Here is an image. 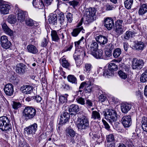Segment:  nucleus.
I'll return each instance as SVG.
<instances>
[{"mask_svg": "<svg viewBox=\"0 0 147 147\" xmlns=\"http://www.w3.org/2000/svg\"><path fill=\"white\" fill-rule=\"evenodd\" d=\"M51 36L53 41L57 42L59 39L58 34L55 30H53L51 31Z\"/></svg>", "mask_w": 147, "mask_h": 147, "instance_id": "obj_32", "label": "nucleus"}, {"mask_svg": "<svg viewBox=\"0 0 147 147\" xmlns=\"http://www.w3.org/2000/svg\"><path fill=\"white\" fill-rule=\"evenodd\" d=\"M70 113L65 111L61 116L60 123L62 125L64 124L68 121L70 119Z\"/></svg>", "mask_w": 147, "mask_h": 147, "instance_id": "obj_13", "label": "nucleus"}, {"mask_svg": "<svg viewBox=\"0 0 147 147\" xmlns=\"http://www.w3.org/2000/svg\"><path fill=\"white\" fill-rule=\"evenodd\" d=\"M38 129V125L34 123L24 128V132H26L27 135H33L35 134Z\"/></svg>", "mask_w": 147, "mask_h": 147, "instance_id": "obj_7", "label": "nucleus"}, {"mask_svg": "<svg viewBox=\"0 0 147 147\" xmlns=\"http://www.w3.org/2000/svg\"><path fill=\"white\" fill-rule=\"evenodd\" d=\"M34 22H35L30 18L27 19L25 20L26 24L27 25L29 26H36V25H34Z\"/></svg>", "mask_w": 147, "mask_h": 147, "instance_id": "obj_43", "label": "nucleus"}, {"mask_svg": "<svg viewBox=\"0 0 147 147\" xmlns=\"http://www.w3.org/2000/svg\"><path fill=\"white\" fill-rule=\"evenodd\" d=\"M115 27V32L117 35H119L123 33L124 29L123 26Z\"/></svg>", "mask_w": 147, "mask_h": 147, "instance_id": "obj_38", "label": "nucleus"}, {"mask_svg": "<svg viewBox=\"0 0 147 147\" xmlns=\"http://www.w3.org/2000/svg\"><path fill=\"white\" fill-rule=\"evenodd\" d=\"M114 74V73H113L112 72H111V70H110L109 68L108 69H105L103 72V76H107L108 77L109 76H113Z\"/></svg>", "mask_w": 147, "mask_h": 147, "instance_id": "obj_45", "label": "nucleus"}, {"mask_svg": "<svg viewBox=\"0 0 147 147\" xmlns=\"http://www.w3.org/2000/svg\"><path fill=\"white\" fill-rule=\"evenodd\" d=\"M141 122L142 127L147 125V118L145 117H143L142 118Z\"/></svg>", "mask_w": 147, "mask_h": 147, "instance_id": "obj_58", "label": "nucleus"}, {"mask_svg": "<svg viewBox=\"0 0 147 147\" xmlns=\"http://www.w3.org/2000/svg\"><path fill=\"white\" fill-rule=\"evenodd\" d=\"M95 39L96 41L99 43L100 45H104L107 43L108 40L106 37L102 35H100L96 37Z\"/></svg>", "mask_w": 147, "mask_h": 147, "instance_id": "obj_19", "label": "nucleus"}, {"mask_svg": "<svg viewBox=\"0 0 147 147\" xmlns=\"http://www.w3.org/2000/svg\"><path fill=\"white\" fill-rule=\"evenodd\" d=\"M10 121V119L7 116L0 117V129L5 132H10L12 129Z\"/></svg>", "mask_w": 147, "mask_h": 147, "instance_id": "obj_1", "label": "nucleus"}, {"mask_svg": "<svg viewBox=\"0 0 147 147\" xmlns=\"http://www.w3.org/2000/svg\"><path fill=\"white\" fill-rule=\"evenodd\" d=\"M106 140L108 142L114 141H115L114 135L113 134H111L107 135Z\"/></svg>", "mask_w": 147, "mask_h": 147, "instance_id": "obj_49", "label": "nucleus"}, {"mask_svg": "<svg viewBox=\"0 0 147 147\" xmlns=\"http://www.w3.org/2000/svg\"><path fill=\"white\" fill-rule=\"evenodd\" d=\"M98 47H90V53L96 59H102V58L103 51L101 49H98Z\"/></svg>", "mask_w": 147, "mask_h": 147, "instance_id": "obj_6", "label": "nucleus"}, {"mask_svg": "<svg viewBox=\"0 0 147 147\" xmlns=\"http://www.w3.org/2000/svg\"><path fill=\"white\" fill-rule=\"evenodd\" d=\"M143 61L142 59H138L136 58L133 59L132 68L133 69L140 70L142 68L144 65Z\"/></svg>", "mask_w": 147, "mask_h": 147, "instance_id": "obj_9", "label": "nucleus"}, {"mask_svg": "<svg viewBox=\"0 0 147 147\" xmlns=\"http://www.w3.org/2000/svg\"><path fill=\"white\" fill-rule=\"evenodd\" d=\"M63 88L66 90H69L71 89V88L68 84H64L62 85Z\"/></svg>", "mask_w": 147, "mask_h": 147, "instance_id": "obj_63", "label": "nucleus"}, {"mask_svg": "<svg viewBox=\"0 0 147 147\" xmlns=\"http://www.w3.org/2000/svg\"><path fill=\"white\" fill-rule=\"evenodd\" d=\"M118 74L119 76L122 79H125L127 78V74L121 70H120L118 71Z\"/></svg>", "mask_w": 147, "mask_h": 147, "instance_id": "obj_50", "label": "nucleus"}, {"mask_svg": "<svg viewBox=\"0 0 147 147\" xmlns=\"http://www.w3.org/2000/svg\"><path fill=\"white\" fill-rule=\"evenodd\" d=\"M49 24L52 25H56L57 24V15L56 14L51 13L48 19Z\"/></svg>", "mask_w": 147, "mask_h": 147, "instance_id": "obj_20", "label": "nucleus"}, {"mask_svg": "<svg viewBox=\"0 0 147 147\" xmlns=\"http://www.w3.org/2000/svg\"><path fill=\"white\" fill-rule=\"evenodd\" d=\"M102 122L104 125L105 128L109 130L110 129V127L108 123L104 120H102Z\"/></svg>", "mask_w": 147, "mask_h": 147, "instance_id": "obj_64", "label": "nucleus"}, {"mask_svg": "<svg viewBox=\"0 0 147 147\" xmlns=\"http://www.w3.org/2000/svg\"><path fill=\"white\" fill-rule=\"evenodd\" d=\"M106 119H107L109 122L112 125L116 121L117 114L116 111L114 110L107 109L102 112Z\"/></svg>", "mask_w": 147, "mask_h": 147, "instance_id": "obj_2", "label": "nucleus"}, {"mask_svg": "<svg viewBox=\"0 0 147 147\" xmlns=\"http://www.w3.org/2000/svg\"><path fill=\"white\" fill-rule=\"evenodd\" d=\"M96 11V8L94 7H90L86 9L84 18H85V21L88 23H89L96 20L95 16Z\"/></svg>", "mask_w": 147, "mask_h": 147, "instance_id": "obj_3", "label": "nucleus"}, {"mask_svg": "<svg viewBox=\"0 0 147 147\" xmlns=\"http://www.w3.org/2000/svg\"><path fill=\"white\" fill-rule=\"evenodd\" d=\"M66 17L68 22L70 23H71L73 20L72 14L70 13H67V15H66Z\"/></svg>", "mask_w": 147, "mask_h": 147, "instance_id": "obj_54", "label": "nucleus"}, {"mask_svg": "<svg viewBox=\"0 0 147 147\" xmlns=\"http://www.w3.org/2000/svg\"><path fill=\"white\" fill-rule=\"evenodd\" d=\"M33 87L30 85H24L21 87L20 90L25 94H30L33 91Z\"/></svg>", "mask_w": 147, "mask_h": 147, "instance_id": "obj_14", "label": "nucleus"}, {"mask_svg": "<svg viewBox=\"0 0 147 147\" xmlns=\"http://www.w3.org/2000/svg\"><path fill=\"white\" fill-rule=\"evenodd\" d=\"M79 122L77 124V127L80 130L86 129L89 127V122L87 118L83 116L81 118L78 119Z\"/></svg>", "mask_w": 147, "mask_h": 147, "instance_id": "obj_5", "label": "nucleus"}, {"mask_svg": "<svg viewBox=\"0 0 147 147\" xmlns=\"http://www.w3.org/2000/svg\"><path fill=\"white\" fill-rule=\"evenodd\" d=\"M81 31H82L83 33H84V30L83 29V27L81 26L80 27L77 28L73 30V32L71 34L73 36L76 37L77 36Z\"/></svg>", "mask_w": 147, "mask_h": 147, "instance_id": "obj_27", "label": "nucleus"}, {"mask_svg": "<svg viewBox=\"0 0 147 147\" xmlns=\"http://www.w3.org/2000/svg\"><path fill=\"white\" fill-rule=\"evenodd\" d=\"M85 40L84 39L83 37H82L78 41L75 42V46L77 45H86Z\"/></svg>", "mask_w": 147, "mask_h": 147, "instance_id": "obj_47", "label": "nucleus"}, {"mask_svg": "<svg viewBox=\"0 0 147 147\" xmlns=\"http://www.w3.org/2000/svg\"><path fill=\"white\" fill-rule=\"evenodd\" d=\"M21 106V104L20 102H16L15 101L13 102L12 105L13 108L15 110L18 109L19 108H20Z\"/></svg>", "mask_w": 147, "mask_h": 147, "instance_id": "obj_51", "label": "nucleus"}, {"mask_svg": "<svg viewBox=\"0 0 147 147\" xmlns=\"http://www.w3.org/2000/svg\"><path fill=\"white\" fill-rule=\"evenodd\" d=\"M113 49L112 47H107L105 48V59H108L112 56V51Z\"/></svg>", "mask_w": 147, "mask_h": 147, "instance_id": "obj_26", "label": "nucleus"}, {"mask_svg": "<svg viewBox=\"0 0 147 147\" xmlns=\"http://www.w3.org/2000/svg\"><path fill=\"white\" fill-rule=\"evenodd\" d=\"M85 104L87 106L92 107L93 106V101L87 99H86Z\"/></svg>", "mask_w": 147, "mask_h": 147, "instance_id": "obj_59", "label": "nucleus"}, {"mask_svg": "<svg viewBox=\"0 0 147 147\" xmlns=\"http://www.w3.org/2000/svg\"><path fill=\"white\" fill-rule=\"evenodd\" d=\"M133 3V0H126L124 3L125 7L127 9H130Z\"/></svg>", "mask_w": 147, "mask_h": 147, "instance_id": "obj_42", "label": "nucleus"}, {"mask_svg": "<svg viewBox=\"0 0 147 147\" xmlns=\"http://www.w3.org/2000/svg\"><path fill=\"white\" fill-rule=\"evenodd\" d=\"M1 25L2 30L6 34L10 36L13 35V31L8 27L5 22H3L2 23Z\"/></svg>", "mask_w": 147, "mask_h": 147, "instance_id": "obj_18", "label": "nucleus"}, {"mask_svg": "<svg viewBox=\"0 0 147 147\" xmlns=\"http://www.w3.org/2000/svg\"><path fill=\"white\" fill-rule=\"evenodd\" d=\"M59 22L60 24L61 25L65 26L66 25V22L65 20V17L64 13L61 12L59 14Z\"/></svg>", "mask_w": 147, "mask_h": 147, "instance_id": "obj_31", "label": "nucleus"}, {"mask_svg": "<svg viewBox=\"0 0 147 147\" xmlns=\"http://www.w3.org/2000/svg\"><path fill=\"white\" fill-rule=\"evenodd\" d=\"M10 8V5L7 4L0 5V11L1 13L3 14L8 13Z\"/></svg>", "mask_w": 147, "mask_h": 147, "instance_id": "obj_16", "label": "nucleus"}, {"mask_svg": "<svg viewBox=\"0 0 147 147\" xmlns=\"http://www.w3.org/2000/svg\"><path fill=\"white\" fill-rule=\"evenodd\" d=\"M93 84L90 81H89L88 83L84 88V91L86 93H90L92 90V85Z\"/></svg>", "mask_w": 147, "mask_h": 147, "instance_id": "obj_30", "label": "nucleus"}, {"mask_svg": "<svg viewBox=\"0 0 147 147\" xmlns=\"http://www.w3.org/2000/svg\"><path fill=\"white\" fill-rule=\"evenodd\" d=\"M68 110L70 115H74L79 113L80 108L78 105L72 104L69 106Z\"/></svg>", "mask_w": 147, "mask_h": 147, "instance_id": "obj_17", "label": "nucleus"}, {"mask_svg": "<svg viewBox=\"0 0 147 147\" xmlns=\"http://www.w3.org/2000/svg\"><path fill=\"white\" fill-rule=\"evenodd\" d=\"M108 68L111 70V72L114 73V71L118 69V67L115 63H111L108 65Z\"/></svg>", "mask_w": 147, "mask_h": 147, "instance_id": "obj_36", "label": "nucleus"}, {"mask_svg": "<svg viewBox=\"0 0 147 147\" xmlns=\"http://www.w3.org/2000/svg\"><path fill=\"white\" fill-rule=\"evenodd\" d=\"M140 80L141 82H145L147 81V69L141 75Z\"/></svg>", "mask_w": 147, "mask_h": 147, "instance_id": "obj_41", "label": "nucleus"}, {"mask_svg": "<svg viewBox=\"0 0 147 147\" xmlns=\"http://www.w3.org/2000/svg\"><path fill=\"white\" fill-rule=\"evenodd\" d=\"M92 68V66L91 64L86 63L85 65L84 70L85 71H88L89 72Z\"/></svg>", "mask_w": 147, "mask_h": 147, "instance_id": "obj_56", "label": "nucleus"}, {"mask_svg": "<svg viewBox=\"0 0 147 147\" xmlns=\"http://www.w3.org/2000/svg\"><path fill=\"white\" fill-rule=\"evenodd\" d=\"M136 34V33L134 31H127L125 32L124 37L125 39L128 40L129 38L134 37Z\"/></svg>", "mask_w": 147, "mask_h": 147, "instance_id": "obj_29", "label": "nucleus"}, {"mask_svg": "<svg viewBox=\"0 0 147 147\" xmlns=\"http://www.w3.org/2000/svg\"><path fill=\"white\" fill-rule=\"evenodd\" d=\"M91 118L94 120L98 119L99 120L100 119V113L96 111H93L92 113Z\"/></svg>", "mask_w": 147, "mask_h": 147, "instance_id": "obj_33", "label": "nucleus"}, {"mask_svg": "<svg viewBox=\"0 0 147 147\" xmlns=\"http://www.w3.org/2000/svg\"><path fill=\"white\" fill-rule=\"evenodd\" d=\"M0 41L2 46H11V42L8 41L7 37L6 36H1Z\"/></svg>", "mask_w": 147, "mask_h": 147, "instance_id": "obj_25", "label": "nucleus"}, {"mask_svg": "<svg viewBox=\"0 0 147 147\" xmlns=\"http://www.w3.org/2000/svg\"><path fill=\"white\" fill-rule=\"evenodd\" d=\"M69 3L71 5H72L74 8H75V7L77 6L79 2L76 0H73L72 1H69Z\"/></svg>", "mask_w": 147, "mask_h": 147, "instance_id": "obj_57", "label": "nucleus"}, {"mask_svg": "<svg viewBox=\"0 0 147 147\" xmlns=\"http://www.w3.org/2000/svg\"><path fill=\"white\" fill-rule=\"evenodd\" d=\"M68 96L67 94H65L64 95H60L59 98V103L61 104L66 103L67 101V97Z\"/></svg>", "mask_w": 147, "mask_h": 147, "instance_id": "obj_35", "label": "nucleus"}, {"mask_svg": "<svg viewBox=\"0 0 147 147\" xmlns=\"http://www.w3.org/2000/svg\"><path fill=\"white\" fill-rule=\"evenodd\" d=\"M26 67V65L22 63H18L16 66V72L18 74L22 75L25 73Z\"/></svg>", "mask_w": 147, "mask_h": 147, "instance_id": "obj_10", "label": "nucleus"}, {"mask_svg": "<svg viewBox=\"0 0 147 147\" xmlns=\"http://www.w3.org/2000/svg\"><path fill=\"white\" fill-rule=\"evenodd\" d=\"M131 104L127 103H124L122 104L121 107V110L122 112L126 113L131 108Z\"/></svg>", "mask_w": 147, "mask_h": 147, "instance_id": "obj_24", "label": "nucleus"}, {"mask_svg": "<svg viewBox=\"0 0 147 147\" xmlns=\"http://www.w3.org/2000/svg\"><path fill=\"white\" fill-rule=\"evenodd\" d=\"M15 10V13L17 16V19L20 22L24 21L25 16L27 13V12L24 11L18 7H16Z\"/></svg>", "mask_w": 147, "mask_h": 147, "instance_id": "obj_8", "label": "nucleus"}, {"mask_svg": "<svg viewBox=\"0 0 147 147\" xmlns=\"http://www.w3.org/2000/svg\"><path fill=\"white\" fill-rule=\"evenodd\" d=\"M147 12V5L144 4L141 5L138 11L139 15H143Z\"/></svg>", "mask_w": 147, "mask_h": 147, "instance_id": "obj_28", "label": "nucleus"}, {"mask_svg": "<svg viewBox=\"0 0 147 147\" xmlns=\"http://www.w3.org/2000/svg\"><path fill=\"white\" fill-rule=\"evenodd\" d=\"M104 26L108 30H111L114 26V22L112 19L107 18L105 20Z\"/></svg>", "mask_w": 147, "mask_h": 147, "instance_id": "obj_15", "label": "nucleus"}, {"mask_svg": "<svg viewBox=\"0 0 147 147\" xmlns=\"http://www.w3.org/2000/svg\"><path fill=\"white\" fill-rule=\"evenodd\" d=\"M32 4L34 7L39 9H43L45 5L42 0H33Z\"/></svg>", "mask_w": 147, "mask_h": 147, "instance_id": "obj_22", "label": "nucleus"}, {"mask_svg": "<svg viewBox=\"0 0 147 147\" xmlns=\"http://www.w3.org/2000/svg\"><path fill=\"white\" fill-rule=\"evenodd\" d=\"M92 138L94 140L96 141V144H99L102 142L101 138L100 136L96 134L94 135Z\"/></svg>", "mask_w": 147, "mask_h": 147, "instance_id": "obj_48", "label": "nucleus"}, {"mask_svg": "<svg viewBox=\"0 0 147 147\" xmlns=\"http://www.w3.org/2000/svg\"><path fill=\"white\" fill-rule=\"evenodd\" d=\"M4 90L6 95L9 96L12 95L14 92L13 85L10 83L6 84L4 87Z\"/></svg>", "mask_w": 147, "mask_h": 147, "instance_id": "obj_12", "label": "nucleus"}, {"mask_svg": "<svg viewBox=\"0 0 147 147\" xmlns=\"http://www.w3.org/2000/svg\"><path fill=\"white\" fill-rule=\"evenodd\" d=\"M121 121L122 124L125 127H129L131 125V119L130 115L123 116L121 119Z\"/></svg>", "mask_w": 147, "mask_h": 147, "instance_id": "obj_11", "label": "nucleus"}, {"mask_svg": "<svg viewBox=\"0 0 147 147\" xmlns=\"http://www.w3.org/2000/svg\"><path fill=\"white\" fill-rule=\"evenodd\" d=\"M99 100L101 102H103L106 100L107 98L106 96L103 94H101L99 97Z\"/></svg>", "mask_w": 147, "mask_h": 147, "instance_id": "obj_62", "label": "nucleus"}, {"mask_svg": "<svg viewBox=\"0 0 147 147\" xmlns=\"http://www.w3.org/2000/svg\"><path fill=\"white\" fill-rule=\"evenodd\" d=\"M121 53V49L120 48H116L114 51L113 53V56L115 58H117L119 56Z\"/></svg>", "mask_w": 147, "mask_h": 147, "instance_id": "obj_40", "label": "nucleus"}, {"mask_svg": "<svg viewBox=\"0 0 147 147\" xmlns=\"http://www.w3.org/2000/svg\"><path fill=\"white\" fill-rule=\"evenodd\" d=\"M7 21L11 24H14L16 22L17 19L15 16L11 14L8 16Z\"/></svg>", "mask_w": 147, "mask_h": 147, "instance_id": "obj_34", "label": "nucleus"}, {"mask_svg": "<svg viewBox=\"0 0 147 147\" xmlns=\"http://www.w3.org/2000/svg\"><path fill=\"white\" fill-rule=\"evenodd\" d=\"M71 138L70 139L68 140L67 139V140L68 141V142L69 144L72 146H74L76 145V143L75 142V141L74 139V137H70Z\"/></svg>", "mask_w": 147, "mask_h": 147, "instance_id": "obj_55", "label": "nucleus"}, {"mask_svg": "<svg viewBox=\"0 0 147 147\" xmlns=\"http://www.w3.org/2000/svg\"><path fill=\"white\" fill-rule=\"evenodd\" d=\"M66 34L65 30H61L59 31H58V35L59 37L62 39H63L64 38V36Z\"/></svg>", "mask_w": 147, "mask_h": 147, "instance_id": "obj_52", "label": "nucleus"}, {"mask_svg": "<svg viewBox=\"0 0 147 147\" xmlns=\"http://www.w3.org/2000/svg\"><path fill=\"white\" fill-rule=\"evenodd\" d=\"M60 62L62 66L66 68H68L69 66V63L66 60L65 58L60 59Z\"/></svg>", "mask_w": 147, "mask_h": 147, "instance_id": "obj_37", "label": "nucleus"}, {"mask_svg": "<svg viewBox=\"0 0 147 147\" xmlns=\"http://www.w3.org/2000/svg\"><path fill=\"white\" fill-rule=\"evenodd\" d=\"M9 105V102L4 96L2 94H0V106L7 108Z\"/></svg>", "mask_w": 147, "mask_h": 147, "instance_id": "obj_21", "label": "nucleus"}, {"mask_svg": "<svg viewBox=\"0 0 147 147\" xmlns=\"http://www.w3.org/2000/svg\"><path fill=\"white\" fill-rule=\"evenodd\" d=\"M67 139L68 140V138L70 137H74L75 135V132L74 130L70 127H67L65 130Z\"/></svg>", "mask_w": 147, "mask_h": 147, "instance_id": "obj_23", "label": "nucleus"}, {"mask_svg": "<svg viewBox=\"0 0 147 147\" xmlns=\"http://www.w3.org/2000/svg\"><path fill=\"white\" fill-rule=\"evenodd\" d=\"M123 21L121 20H118L115 22V27L122 26V24Z\"/></svg>", "mask_w": 147, "mask_h": 147, "instance_id": "obj_61", "label": "nucleus"}, {"mask_svg": "<svg viewBox=\"0 0 147 147\" xmlns=\"http://www.w3.org/2000/svg\"><path fill=\"white\" fill-rule=\"evenodd\" d=\"M84 53L82 47H76L75 51L74 53L80 55L81 53Z\"/></svg>", "mask_w": 147, "mask_h": 147, "instance_id": "obj_46", "label": "nucleus"}, {"mask_svg": "<svg viewBox=\"0 0 147 147\" xmlns=\"http://www.w3.org/2000/svg\"><path fill=\"white\" fill-rule=\"evenodd\" d=\"M36 110L32 106L25 107L23 112V116L26 121L34 119L36 115Z\"/></svg>", "mask_w": 147, "mask_h": 147, "instance_id": "obj_4", "label": "nucleus"}, {"mask_svg": "<svg viewBox=\"0 0 147 147\" xmlns=\"http://www.w3.org/2000/svg\"><path fill=\"white\" fill-rule=\"evenodd\" d=\"M33 99H35L37 102H40L42 100V98L41 96L39 95H36L32 96Z\"/></svg>", "mask_w": 147, "mask_h": 147, "instance_id": "obj_60", "label": "nucleus"}, {"mask_svg": "<svg viewBox=\"0 0 147 147\" xmlns=\"http://www.w3.org/2000/svg\"><path fill=\"white\" fill-rule=\"evenodd\" d=\"M27 49L29 52L33 54H36L38 52L36 47H27Z\"/></svg>", "mask_w": 147, "mask_h": 147, "instance_id": "obj_44", "label": "nucleus"}, {"mask_svg": "<svg viewBox=\"0 0 147 147\" xmlns=\"http://www.w3.org/2000/svg\"><path fill=\"white\" fill-rule=\"evenodd\" d=\"M76 100L78 103L81 105H84L85 104L84 99L81 97H78L76 98Z\"/></svg>", "mask_w": 147, "mask_h": 147, "instance_id": "obj_53", "label": "nucleus"}, {"mask_svg": "<svg viewBox=\"0 0 147 147\" xmlns=\"http://www.w3.org/2000/svg\"><path fill=\"white\" fill-rule=\"evenodd\" d=\"M68 81L73 84H77L76 78L73 75H69L67 77Z\"/></svg>", "mask_w": 147, "mask_h": 147, "instance_id": "obj_39", "label": "nucleus"}]
</instances>
